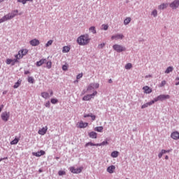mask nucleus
I'll list each match as a JSON object with an SVG mask.
<instances>
[{"mask_svg": "<svg viewBox=\"0 0 179 179\" xmlns=\"http://www.w3.org/2000/svg\"><path fill=\"white\" fill-rule=\"evenodd\" d=\"M50 106H51V103H50V101H48L45 103V106L47 108H50Z\"/></svg>", "mask_w": 179, "mask_h": 179, "instance_id": "3c124183", "label": "nucleus"}, {"mask_svg": "<svg viewBox=\"0 0 179 179\" xmlns=\"http://www.w3.org/2000/svg\"><path fill=\"white\" fill-rule=\"evenodd\" d=\"M16 62H19V60L17 58H15L14 59H7L6 61V64H7V65H10V64H11V65L13 66V65H15V64Z\"/></svg>", "mask_w": 179, "mask_h": 179, "instance_id": "1a4fd4ad", "label": "nucleus"}, {"mask_svg": "<svg viewBox=\"0 0 179 179\" xmlns=\"http://www.w3.org/2000/svg\"><path fill=\"white\" fill-rule=\"evenodd\" d=\"M9 117H10L9 112H4L1 114V119L3 120V121H5V122H6V121L9 120Z\"/></svg>", "mask_w": 179, "mask_h": 179, "instance_id": "6e6552de", "label": "nucleus"}, {"mask_svg": "<svg viewBox=\"0 0 179 179\" xmlns=\"http://www.w3.org/2000/svg\"><path fill=\"white\" fill-rule=\"evenodd\" d=\"M115 170V166L112 165L107 169L108 173H110V174H113L114 173V171Z\"/></svg>", "mask_w": 179, "mask_h": 179, "instance_id": "6ab92c4d", "label": "nucleus"}, {"mask_svg": "<svg viewBox=\"0 0 179 179\" xmlns=\"http://www.w3.org/2000/svg\"><path fill=\"white\" fill-rule=\"evenodd\" d=\"M29 73H30V71H24V74L25 75H29Z\"/></svg>", "mask_w": 179, "mask_h": 179, "instance_id": "4d7b16f0", "label": "nucleus"}, {"mask_svg": "<svg viewBox=\"0 0 179 179\" xmlns=\"http://www.w3.org/2000/svg\"><path fill=\"white\" fill-rule=\"evenodd\" d=\"M93 89H99V83H92Z\"/></svg>", "mask_w": 179, "mask_h": 179, "instance_id": "a19ab883", "label": "nucleus"}, {"mask_svg": "<svg viewBox=\"0 0 179 179\" xmlns=\"http://www.w3.org/2000/svg\"><path fill=\"white\" fill-rule=\"evenodd\" d=\"M52 94H53V92H52V91H51L50 92V96H52Z\"/></svg>", "mask_w": 179, "mask_h": 179, "instance_id": "0e129e2a", "label": "nucleus"}, {"mask_svg": "<svg viewBox=\"0 0 179 179\" xmlns=\"http://www.w3.org/2000/svg\"><path fill=\"white\" fill-rule=\"evenodd\" d=\"M50 102L52 103V104H57V103H58V99H52Z\"/></svg>", "mask_w": 179, "mask_h": 179, "instance_id": "79ce46f5", "label": "nucleus"}, {"mask_svg": "<svg viewBox=\"0 0 179 179\" xmlns=\"http://www.w3.org/2000/svg\"><path fill=\"white\" fill-rule=\"evenodd\" d=\"M104 145H108V141H103L99 144H96L97 146H103Z\"/></svg>", "mask_w": 179, "mask_h": 179, "instance_id": "ea45409f", "label": "nucleus"}, {"mask_svg": "<svg viewBox=\"0 0 179 179\" xmlns=\"http://www.w3.org/2000/svg\"><path fill=\"white\" fill-rule=\"evenodd\" d=\"M176 86H178V85H179V77L176 78Z\"/></svg>", "mask_w": 179, "mask_h": 179, "instance_id": "864d4df0", "label": "nucleus"}, {"mask_svg": "<svg viewBox=\"0 0 179 179\" xmlns=\"http://www.w3.org/2000/svg\"><path fill=\"white\" fill-rule=\"evenodd\" d=\"M89 145L90 146H97V144H94L92 142H89L85 144V148H87V146H89Z\"/></svg>", "mask_w": 179, "mask_h": 179, "instance_id": "c9c22d12", "label": "nucleus"}, {"mask_svg": "<svg viewBox=\"0 0 179 179\" xmlns=\"http://www.w3.org/2000/svg\"><path fill=\"white\" fill-rule=\"evenodd\" d=\"M52 43H54V41L50 40L48 41V43L45 44V47H50V45H52Z\"/></svg>", "mask_w": 179, "mask_h": 179, "instance_id": "e433bc0d", "label": "nucleus"}, {"mask_svg": "<svg viewBox=\"0 0 179 179\" xmlns=\"http://www.w3.org/2000/svg\"><path fill=\"white\" fill-rule=\"evenodd\" d=\"M58 174L59 176H65V174H66V172H65V171H59Z\"/></svg>", "mask_w": 179, "mask_h": 179, "instance_id": "37998d69", "label": "nucleus"}, {"mask_svg": "<svg viewBox=\"0 0 179 179\" xmlns=\"http://www.w3.org/2000/svg\"><path fill=\"white\" fill-rule=\"evenodd\" d=\"M17 13H19V10H13L11 13L4 15L2 18H1L0 23H3V22H6L7 20H10V19H13L15 16H17Z\"/></svg>", "mask_w": 179, "mask_h": 179, "instance_id": "f03ea898", "label": "nucleus"}, {"mask_svg": "<svg viewBox=\"0 0 179 179\" xmlns=\"http://www.w3.org/2000/svg\"><path fill=\"white\" fill-rule=\"evenodd\" d=\"M131 17H127L124 20V24H125V26H127V24H129V23H131Z\"/></svg>", "mask_w": 179, "mask_h": 179, "instance_id": "393cba45", "label": "nucleus"}, {"mask_svg": "<svg viewBox=\"0 0 179 179\" xmlns=\"http://www.w3.org/2000/svg\"><path fill=\"white\" fill-rule=\"evenodd\" d=\"M29 1H32L33 0H17V2H20L21 3H23V5H25V3Z\"/></svg>", "mask_w": 179, "mask_h": 179, "instance_id": "4c0bfd02", "label": "nucleus"}, {"mask_svg": "<svg viewBox=\"0 0 179 179\" xmlns=\"http://www.w3.org/2000/svg\"><path fill=\"white\" fill-rule=\"evenodd\" d=\"M152 14L153 15V16H157V10H154L152 11Z\"/></svg>", "mask_w": 179, "mask_h": 179, "instance_id": "603ef678", "label": "nucleus"}, {"mask_svg": "<svg viewBox=\"0 0 179 179\" xmlns=\"http://www.w3.org/2000/svg\"><path fill=\"white\" fill-rule=\"evenodd\" d=\"M15 58H16L18 61L19 59H22V50H20L18 54L15 55Z\"/></svg>", "mask_w": 179, "mask_h": 179, "instance_id": "b1692460", "label": "nucleus"}, {"mask_svg": "<svg viewBox=\"0 0 179 179\" xmlns=\"http://www.w3.org/2000/svg\"><path fill=\"white\" fill-rule=\"evenodd\" d=\"M108 83H113V80L109 79V80H108Z\"/></svg>", "mask_w": 179, "mask_h": 179, "instance_id": "680f3d73", "label": "nucleus"}, {"mask_svg": "<svg viewBox=\"0 0 179 179\" xmlns=\"http://www.w3.org/2000/svg\"><path fill=\"white\" fill-rule=\"evenodd\" d=\"M2 108H3V105L0 106V113L2 111Z\"/></svg>", "mask_w": 179, "mask_h": 179, "instance_id": "13d9d810", "label": "nucleus"}, {"mask_svg": "<svg viewBox=\"0 0 179 179\" xmlns=\"http://www.w3.org/2000/svg\"><path fill=\"white\" fill-rule=\"evenodd\" d=\"M63 71H68V65H63L62 66Z\"/></svg>", "mask_w": 179, "mask_h": 179, "instance_id": "de8ad7c7", "label": "nucleus"}, {"mask_svg": "<svg viewBox=\"0 0 179 179\" xmlns=\"http://www.w3.org/2000/svg\"><path fill=\"white\" fill-rule=\"evenodd\" d=\"M79 45H87L90 43V37L88 34H84L79 36L77 39Z\"/></svg>", "mask_w": 179, "mask_h": 179, "instance_id": "f257e3e1", "label": "nucleus"}, {"mask_svg": "<svg viewBox=\"0 0 179 179\" xmlns=\"http://www.w3.org/2000/svg\"><path fill=\"white\" fill-rule=\"evenodd\" d=\"M96 94H97L96 91L94 92L93 94H88V95L84 96L83 98V100L84 101H89V100H92V99H93V97H94V96H96Z\"/></svg>", "mask_w": 179, "mask_h": 179, "instance_id": "39448f33", "label": "nucleus"}, {"mask_svg": "<svg viewBox=\"0 0 179 179\" xmlns=\"http://www.w3.org/2000/svg\"><path fill=\"white\" fill-rule=\"evenodd\" d=\"M83 77V73H79L78 75H77L76 76V79H81V78Z\"/></svg>", "mask_w": 179, "mask_h": 179, "instance_id": "c03bdc74", "label": "nucleus"}, {"mask_svg": "<svg viewBox=\"0 0 179 179\" xmlns=\"http://www.w3.org/2000/svg\"><path fill=\"white\" fill-rule=\"evenodd\" d=\"M19 143V138H15L14 140L10 141V145H17Z\"/></svg>", "mask_w": 179, "mask_h": 179, "instance_id": "c85d7f7f", "label": "nucleus"}, {"mask_svg": "<svg viewBox=\"0 0 179 179\" xmlns=\"http://www.w3.org/2000/svg\"><path fill=\"white\" fill-rule=\"evenodd\" d=\"M90 138H92V139H97V133L94 131H91L89 133Z\"/></svg>", "mask_w": 179, "mask_h": 179, "instance_id": "a211bd4d", "label": "nucleus"}, {"mask_svg": "<svg viewBox=\"0 0 179 179\" xmlns=\"http://www.w3.org/2000/svg\"><path fill=\"white\" fill-rule=\"evenodd\" d=\"M106 45V43H103L98 45V48H104V46Z\"/></svg>", "mask_w": 179, "mask_h": 179, "instance_id": "a18cd8bd", "label": "nucleus"}, {"mask_svg": "<svg viewBox=\"0 0 179 179\" xmlns=\"http://www.w3.org/2000/svg\"><path fill=\"white\" fill-rule=\"evenodd\" d=\"M45 155V151L41 150L40 152H33V155L36 157H40V156H44Z\"/></svg>", "mask_w": 179, "mask_h": 179, "instance_id": "4468645a", "label": "nucleus"}, {"mask_svg": "<svg viewBox=\"0 0 179 179\" xmlns=\"http://www.w3.org/2000/svg\"><path fill=\"white\" fill-rule=\"evenodd\" d=\"M166 83V80H163L160 84V87H163V86H165Z\"/></svg>", "mask_w": 179, "mask_h": 179, "instance_id": "09e8293b", "label": "nucleus"}, {"mask_svg": "<svg viewBox=\"0 0 179 179\" xmlns=\"http://www.w3.org/2000/svg\"><path fill=\"white\" fill-rule=\"evenodd\" d=\"M52 66V62H48L46 63V68H47L48 69H51Z\"/></svg>", "mask_w": 179, "mask_h": 179, "instance_id": "7c9ffc66", "label": "nucleus"}, {"mask_svg": "<svg viewBox=\"0 0 179 179\" xmlns=\"http://www.w3.org/2000/svg\"><path fill=\"white\" fill-rule=\"evenodd\" d=\"M124 35L122 34H117L111 36V40H122Z\"/></svg>", "mask_w": 179, "mask_h": 179, "instance_id": "0eeeda50", "label": "nucleus"}, {"mask_svg": "<svg viewBox=\"0 0 179 179\" xmlns=\"http://www.w3.org/2000/svg\"><path fill=\"white\" fill-rule=\"evenodd\" d=\"M165 159H166V160H169V156L166 155V156L165 157Z\"/></svg>", "mask_w": 179, "mask_h": 179, "instance_id": "e2e57ef3", "label": "nucleus"}, {"mask_svg": "<svg viewBox=\"0 0 179 179\" xmlns=\"http://www.w3.org/2000/svg\"><path fill=\"white\" fill-rule=\"evenodd\" d=\"M77 125H78V128H86V127H87V125H89V123L80 122Z\"/></svg>", "mask_w": 179, "mask_h": 179, "instance_id": "dca6fc26", "label": "nucleus"}, {"mask_svg": "<svg viewBox=\"0 0 179 179\" xmlns=\"http://www.w3.org/2000/svg\"><path fill=\"white\" fill-rule=\"evenodd\" d=\"M143 90H144V93L145 94H150V93H152V88L147 85L143 87Z\"/></svg>", "mask_w": 179, "mask_h": 179, "instance_id": "ddd939ff", "label": "nucleus"}, {"mask_svg": "<svg viewBox=\"0 0 179 179\" xmlns=\"http://www.w3.org/2000/svg\"><path fill=\"white\" fill-rule=\"evenodd\" d=\"M102 27H103V30H108V25H107V24H103Z\"/></svg>", "mask_w": 179, "mask_h": 179, "instance_id": "8fccbe9b", "label": "nucleus"}, {"mask_svg": "<svg viewBox=\"0 0 179 179\" xmlns=\"http://www.w3.org/2000/svg\"><path fill=\"white\" fill-rule=\"evenodd\" d=\"M27 80L29 83H34V78L31 76H29Z\"/></svg>", "mask_w": 179, "mask_h": 179, "instance_id": "f704fd0d", "label": "nucleus"}, {"mask_svg": "<svg viewBox=\"0 0 179 179\" xmlns=\"http://www.w3.org/2000/svg\"><path fill=\"white\" fill-rule=\"evenodd\" d=\"M22 84V80L19 79L17 83H15L13 87L14 89H17L19 86Z\"/></svg>", "mask_w": 179, "mask_h": 179, "instance_id": "4be33fe9", "label": "nucleus"}, {"mask_svg": "<svg viewBox=\"0 0 179 179\" xmlns=\"http://www.w3.org/2000/svg\"><path fill=\"white\" fill-rule=\"evenodd\" d=\"M171 138L174 139L175 141H178L179 139V132L178 131H173L171 134Z\"/></svg>", "mask_w": 179, "mask_h": 179, "instance_id": "f8f14e48", "label": "nucleus"}, {"mask_svg": "<svg viewBox=\"0 0 179 179\" xmlns=\"http://www.w3.org/2000/svg\"><path fill=\"white\" fill-rule=\"evenodd\" d=\"M169 6L172 9H177V8L179 6V0H175L169 5Z\"/></svg>", "mask_w": 179, "mask_h": 179, "instance_id": "9d476101", "label": "nucleus"}, {"mask_svg": "<svg viewBox=\"0 0 179 179\" xmlns=\"http://www.w3.org/2000/svg\"><path fill=\"white\" fill-rule=\"evenodd\" d=\"M87 117H92V114L85 115L84 118H87Z\"/></svg>", "mask_w": 179, "mask_h": 179, "instance_id": "6e6d98bb", "label": "nucleus"}, {"mask_svg": "<svg viewBox=\"0 0 179 179\" xmlns=\"http://www.w3.org/2000/svg\"><path fill=\"white\" fill-rule=\"evenodd\" d=\"M39 172L41 173V170H39Z\"/></svg>", "mask_w": 179, "mask_h": 179, "instance_id": "338daca9", "label": "nucleus"}, {"mask_svg": "<svg viewBox=\"0 0 179 179\" xmlns=\"http://www.w3.org/2000/svg\"><path fill=\"white\" fill-rule=\"evenodd\" d=\"M71 51V48L69 46H64L62 50V52L66 53V52H69Z\"/></svg>", "mask_w": 179, "mask_h": 179, "instance_id": "a878e982", "label": "nucleus"}, {"mask_svg": "<svg viewBox=\"0 0 179 179\" xmlns=\"http://www.w3.org/2000/svg\"><path fill=\"white\" fill-rule=\"evenodd\" d=\"M113 48L115 51H116V52H122V51L127 50V48H125V47L118 44L113 45Z\"/></svg>", "mask_w": 179, "mask_h": 179, "instance_id": "7ed1b4c3", "label": "nucleus"}, {"mask_svg": "<svg viewBox=\"0 0 179 179\" xmlns=\"http://www.w3.org/2000/svg\"><path fill=\"white\" fill-rule=\"evenodd\" d=\"M27 52H29V50H27V49L21 50L22 57L23 58V57H24V55H26Z\"/></svg>", "mask_w": 179, "mask_h": 179, "instance_id": "cd10ccee", "label": "nucleus"}, {"mask_svg": "<svg viewBox=\"0 0 179 179\" xmlns=\"http://www.w3.org/2000/svg\"><path fill=\"white\" fill-rule=\"evenodd\" d=\"M155 104V99L152 100L150 102H148L146 103H144L142 106L141 108H146L147 107H149L150 106H152Z\"/></svg>", "mask_w": 179, "mask_h": 179, "instance_id": "2eb2a0df", "label": "nucleus"}, {"mask_svg": "<svg viewBox=\"0 0 179 179\" xmlns=\"http://www.w3.org/2000/svg\"><path fill=\"white\" fill-rule=\"evenodd\" d=\"M2 1H3V0H0V2H2Z\"/></svg>", "mask_w": 179, "mask_h": 179, "instance_id": "69168bd1", "label": "nucleus"}, {"mask_svg": "<svg viewBox=\"0 0 179 179\" xmlns=\"http://www.w3.org/2000/svg\"><path fill=\"white\" fill-rule=\"evenodd\" d=\"M90 31H91L92 33H93V34H96V27H91L89 29Z\"/></svg>", "mask_w": 179, "mask_h": 179, "instance_id": "72a5a7b5", "label": "nucleus"}, {"mask_svg": "<svg viewBox=\"0 0 179 179\" xmlns=\"http://www.w3.org/2000/svg\"><path fill=\"white\" fill-rule=\"evenodd\" d=\"M103 127H97L94 129V131H96V132H103Z\"/></svg>", "mask_w": 179, "mask_h": 179, "instance_id": "473e14b6", "label": "nucleus"}, {"mask_svg": "<svg viewBox=\"0 0 179 179\" xmlns=\"http://www.w3.org/2000/svg\"><path fill=\"white\" fill-rule=\"evenodd\" d=\"M48 129L47 128V127L42 128L41 129H40L38 131L39 135H45V134H47V130Z\"/></svg>", "mask_w": 179, "mask_h": 179, "instance_id": "f3484780", "label": "nucleus"}, {"mask_svg": "<svg viewBox=\"0 0 179 179\" xmlns=\"http://www.w3.org/2000/svg\"><path fill=\"white\" fill-rule=\"evenodd\" d=\"M165 154H166V150H162V151L158 155L159 159H162L163 155H165Z\"/></svg>", "mask_w": 179, "mask_h": 179, "instance_id": "c756f323", "label": "nucleus"}, {"mask_svg": "<svg viewBox=\"0 0 179 179\" xmlns=\"http://www.w3.org/2000/svg\"><path fill=\"white\" fill-rule=\"evenodd\" d=\"M93 85L91 83L89 85L88 87H87V90H93Z\"/></svg>", "mask_w": 179, "mask_h": 179, "instance_id": "49530a36", "label": "nucleus"}, {"mask_svg": "<svg viewBox=\"0 0 179 179\" xmlns=\"http://www.w3.org/2000/svg\"><path fill=\"white\" fill-rule=\"evenodd\" d=\"M169 6V3H162L158 6V9L160 10H163V9H166V8Z\"/></svg>", "mask_w": 179, "mask_h": 179, "instance_id": "aec40b11", "label": "nucleus"}, {"mask_svg": "<svg viewBox=\"0 0 179 179\" xmlns=\"http://www.w3.org/2000/svg\"><path fill=\"white\" fill-rule=\"evenodd\" d=\"M170 99V95H164V94H161L159 95L157 98L154 99L155 103L157 101H163V100H167Z\"/></svg>", "mask_w": 179, "mask_h": 179, "instance_id": "20e7f679", "label": "nucleus"}, {"mask_svg": "<svg viewBox=\"0 0 179 179\" xmlns=\"http://www.w3.org/2000/svg\"><path fill=\"white\" fill-rule=\"evenodd\" d=\"M119 155H120V152H119L118 151H113V152H112L110 156H111V157L115 158V157H117Z\"/></svg>", "mask_w": 179, "mask_h": 179, "instance_id": "bb28decb", "label": "nucleus"}, {"mask_svg": "<svg viewBox=\"0 0 179 179\" xmlns=\"http://www.w3.org/2000/svg\"><path fill=\"white\" fill-rule=\"evenodd\" d=\"M127 179H128V178H127Z\"/></svg>", "mask_w": 179, "mask_h": 179, "instance_id": "774afa93", "label": "nucleus"}, {"mask_svg": "<svg viewBox=\"0 0 179 179\" xmlns=\"http://www.w3.org/2000/svg\"><path fill=\"white\" fill-rule=\"evenodd\" d=\"M91 118H92V121H94V120H96V115H91Z\"/></svg>", "mask_w": 179, "mask_h": 179, "instance_id": "5fc2aeb1", "label": "nucleus"}, {"mask_svg": "<svg viewBox=\"0 0 179 179\" xmlns=\"http://www.w3.org/2000/svg\"><path fill=\"white\" fill-rule=\"evenodd\" d=\"M47 60L45 59H42L39 62H36V66H41Z\"/></svg>", "mask_w": 179, "mask_h": 179, "instance_id": "412c9836", "label": "nucleus"}, {"mask_svg": "<svg viewBox=\"0 0 179 179\" xmlns=\"http://www.w3.org/2000/svg\"><path fill=\"white\" fill-rule=\"evenodd\" d=\"M170 72H173V66H169L165 71V73H170Z\"/></svg>", "mask_w": 179, "mask_h": 179, "instance_id": "2f4dec72", "label": "nucleus"}, {"mask_svg": "<svg viewBox=\"0 0 179 179\" xmlns=\"http://www.w3.org/2000/svg\"><path fill=\"white\" fill-rule=\"evenodd\" d=\"M132 68V64L128 63L125 65V69H131Z\"/></svg>", "mask_w": 179, "mask_h": 179, "instance_id": "58836bf2", "label": "nucleus"}, {"mask_svg": "<svg viewBox=\"0 0 179 179\" xmlns=\"http://www.w3.org/2000/svg\"><path fill=\"white\" fill-rule=\"evenodd\" d=\"M29 44L32 45V47H37V45H40V41L38 39H32L29 41Z\"/></svg>", "mask_w": 179, "mask_h": 179, "instance_id": "9b49d317", "label": "nucleus"}, {"mask_svg": "<svg viewBox=\"0 0 179 179\" xmlns=\"http://www.w3.org/2000/svg\"><path fill=\"white\" fill-rule=\"evenodd\" d=\"M41 96L43 99H50V94L48 92H42Z\"/></svg>", "mask_w": 179, "mask_h": 179, "instance_id": "5701e85b", "label": "nucleus"}, {"mask_svg": "<svg viewBox=\"0 0 179 179\" xmlns=\"http://www.w3.org/2000/svg\"><path fill=\"white\" fill-rule=\"evenodd\" d=\"M82 170H83V167L80 168H75V167H71L70 171H71L73 174H79L82 173Z\"/></svg>", "mask_w": 179, "mask_h": 179, "instance_id": "423d86ee", "label": "nucleus"}, {"mask_svg": "<svg viewBox=\"0 0 179 179\" xmlns=\"http://www.w3.org/2000/svg\"><path fill=\"white\" fill-rule=\"evenodd\" d=\"M8 159V157L1 158V159H0V162H2V160H5V159Z\"/></svg>", "mask_w": 179, "mask_h": 179, "instance_id": "bf43d9fd", "label": "nucleus"}, {"mask_svg": "<svg viewBox=\"0 0 179 179\" xmlns=\"http://www.w3.org/2000/svg\"><path fill=\"white\" fill-rule=\"evenodd\" d=\"M170 152H171V150H165V153H170Z\"/></svg>", "mask_w": 179, "mask_h": 179, "instance_id": "052dcab7", "label": "nucleus"}]
</instances>
